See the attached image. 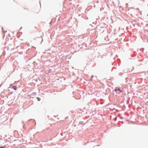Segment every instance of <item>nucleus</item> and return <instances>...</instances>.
I'll return each instance as SVG.
<instances>
[{"label":"nucleus","mask_w":148,"mask_h":148,"mask_svg":"<svg viewBox=\"0 0 148 148\" xmlns=\"http://www.w3.org/2000/svg\"><path fill=\"white\" fill-rule=\"evenodd\" d=\"M114 90L115 91H119V92H116V93H118L119 94L120 92H123V91H122L119 88H116L115 90Z\"/></svg>","instance_id":"f257e3e1"},{"label":"nucleus","mask_w":148,"mask_h":148,"mask_svg":"<svg viewBox=\"0 0 148 148\" xmlns=\"http://www.w3.org/2000/svg\"><path fill=\"white\" fill-rule=\"evenodd\" d=\"M12 88L14 89L15 90H16L17 89V87L15 86H14L12 87Z\"/></svg>","instance_id":"f03ea898"},{"label":"nucleus","mask_w":148,"mask_h":148,"mask_svg":"<svg viewBox=\"0 0 148 148\" xmlns=\"http://www.w3.org/2000/svg\"><path fill=\"white\" fill-rule=\"evenodd\" d=\"M37 100H38V101H40V98H39V97H37Z\"/></svg>","instance_id":"7ed1b4c3"},{"label":"nucleus","mask_w":148,"mask_h":148,"mask_svg":"<svg viewBox=\"0 0 148 148\" xmlns=\"http://www.w3.org/2000/svg\"><path fill=\"white\" fill-rule=\"evenodd\" d=\"M5 146H4V147H0V148H5Z\"/></svg>","instance_id":"20e7f679"}]
</instances>
